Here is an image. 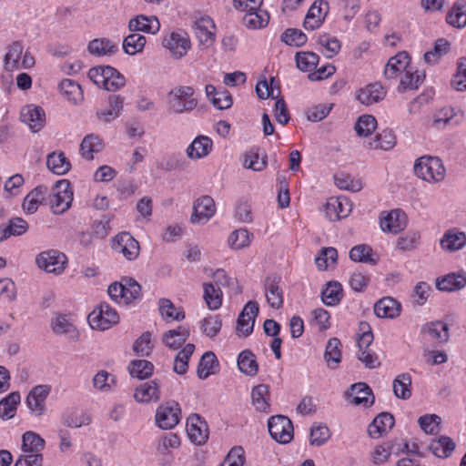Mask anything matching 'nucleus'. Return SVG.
Masks as SVG:
<instances>
[{
  "label": "nucleus",
  "mask_w": 466,
  "mask_h": 466,
  "mask_svg": "<svg viewBox=\"0 0 466 466\" xmlns=\"http://www.w3.org/2000/svg\"><path fill=\"white\" fill-rule=\"evenodd\" d=\"M268 432L277 442L286 444L293 439V424L283 415H275L268 419Z\"/></svg>",
  "instance_id": "obj_5"
},
{
  "label": "nucleus",
  "mask_w": 466,
  "mask_h": 466,
  "mask_svg": "<svg viewBox=\"0 0 466 466\" xmlns=\"http://www.w3.org/2000/svg\"><path fill=\"white\" fill-rule=\"evenodd\" d=\"M87 50L92 55L102 56L115 54L118 47L107 38H96L89 42Z\"/></svg>",
  "instance_id": "obj_40"
},
{
  "label": "nucleus",
  "mask_w": 466,
  "mask_h": 466,
  "mask_svg": "<svg viewBox=\"0 0 466 466\" xmlns=\"http://www.w3.org/2000/svg\"><path fill=\"white\" fill-rule=\"evenodd\" d=\"M386 96L384 87L380 83H372L360 88L357 93V99L365 106H370L381 101Z\"/></svg>",
  "instance_id": "obj_21"
},
{
  "label": "nucleus",
  "mask_w": 466,
  "mask_h": 466,
  "mask_svg": "<svg viewBox=\"0 0 466 466\" xmlns=\"http://www.w3.org/2000/svg\"><path fill=\"white\" fill-rule=\"evenodd\" d=\"M295 58L299 70L310 73L317 67L319 60V56L313 52H298Z\"/></svg>",
  "instance_id": "obj_56"
},
{
  "label": "nucleus",
  "mask_w": 466,
  "mask_h": 466,
  "mask_svg": "<svg viewBox=\"0 0 466 466\" xmlns=\"http://www.w3.org/2000/svg\"><path fill=\"white\" fill-rule=\"evenodd\" d=\"M343 298L342 285L336 280L329 281L321 291V300L329 307L338 305Z\"/></svg>",
  "instance_id": "obj_30"
},
{
  "label": "nucleus",
  "mask_w": 466,
  "mask_h": 466,
  "mask_svg": "<svg viewBox=\"0 0 466 466\" xmlns=\"http://www.w3.org/2000/svg\"><path fill=\"white\" fill-rule=\"evenodd\" d=\"M268 395L269 390L268 385L259 384L253 388L251 398L253 405L258 410L265 411L269 407L268 402Z\"/></svg>",
  "instance_id": "obj_55"
},
{
  "label": "nucleus",
  "mask_w": 466,
  "mask_h": 466,
  "mask_svg": "<svg viewBox=\"0 0 466 466\" xmlns=\"http://www.w3.org/2000/svg\"><path fill=\"white\" fill-rule=\"evenodd\" d=\"M369 145L374 149L390 150L396 145V136L391 129H384Z\"/></svg>",
  "instance_id": "obj_51"
},
{
  "label": "nucleus",
  "mask_w": 466,
  "mask_h": 466,
  "mask_svg": "<svg viewBox=\"0 0 466 466\" xmlns=\"http://www.w3.org/2000/svg\"><path fill=\"white\" fill-rule=\"evenodd\" d=\"M61 94L73 104L83 100V91L79 84L71 79H64L59 84Z\"/></svg>",
  "instance_id": "obj_39"
},
{
  "label": "nucleus",
  "mask_w": 466,
  "mask_h": 466,
  "mask_svg": "<svg viewBox=\"0 0 466 466\" xmlns=\"http://www.w3.org/2000/svg\"><path fill=\"white\" fill-rule=\"evenodd\" d=\"M187 432L188 439L196 445H203L208 438L207 422L198 415L191 414L187 420Z\"/></svg>",
  "instance_id": "obj_8"
},
{
  "label": "nucleus",
  "mask_w": 466,
  "mask_h": 466,
  "mask_svg": "<svg viewBox=\"0 0 466 466\" xmlns=\"http://www.w3.org/2000/svg\"><path fill=\"white\" fill-rule=\"evenodd\" d=\"M24 46L21 42H14L4 57V67L7 72L19 68V60L23 54Z\"/></svg>",
  "instance_id": "obj_41"
},
{
  "label": "nucleus",
  "mask_w": 466,
  "mask_h": 466,
  "mask_svg": "<svg viewBox=\"0 0 466 466\" xmlns=\"http://www.w3.org/2000/svg\"><path fill=\"white\" fill-rule=\"evenodd\" d=\"M446 21L453 27L466 26V0H457L446 16Z\"/></svg>",
  "instance_id": "obj_33"
},
{
  "label": "nucleus",
  "mask_w": 466,
  "mask_h": 466,
  "mask_svg": "<svg viewBox=\"0 0 466 466\" xmlns=\"http://www.w3.org/2000/svg\"><path fill=\"white\" fill-rule=\"evenodd\" d=\"M119 321V316L108 303L101 302L98 310L88 315V322L92 329L106 330Z\"/></svg>",
  "instance_id": "obj_4"
},
{
  "label": "nucleus",
  "mask_w": 466,
  "mask_h": 466,
  "mask_svg": "<svg viewBox=\"0 0 466 466\" xmlns=\"http://www.w3.org/2000/svg\"><path fill=\"white\" fill-rule=\"evenodd\" d=\"M376 127V118L371 115H363L358 118L354 129L359 137H368Z\"/></svg>",
  "instance_id": "obj_58"
},
{
  "label": "nucleus",
  "mask_w": 466,
  "mask_h": 466,
  "mask_svg": "<svg viewBox=\"0 0 466 466\" xmlns=\"http://www.w3.org/2000/svg\"><path fill=\"white\" fill-rule=\"evenodd\" d=\"M238 367L241 372L248 376H255L258 370L256 357L249 350H243L238 355Z\"/></svg>",
  "instance_id": "obj_45"
},
{
  "label": "nucleus",
  "mask_w": 466,
  "mask_h": 466,
  "mask_svg": "<svg viewBox=\"0 0 466 466\" xmlns=\"http://www.w3.org/2000/svg\"><path fill=\"white\" fill-rule=\"evenodd\" d=\"M29 225L26 220L20 217L12 218L7 225H0V242L8 238L22 236L28 230Z\"/></svg>",
  "instance_id": "obj_26"
},
{
  "label": "nucleus",
  "mask_w": 466,
  "mask_h": 466,
  "mask_svg": "<svg viewBox=\"0 0 466 466\" xmlns=\"http://www.w3.org/2000/svg\"><path fill=\"white\" fill-rule=\"evenodd\" d=\"M410 57L405 51L399 52L390 57L385 66L383 75L386 79H395L409 67Z\"/></svg>",
  "instance_id": "obj_17"
},
{
  "label": "nucleus",
  "mask_w": 466,
  "mask_h": 466,
  "mask_svg": "<svg viewBox=\"0 0 466 466\" xmlns=\"http://www.w3.org/2000/svg\"><path fill=\"white\" fill-rule=\"evenodd\" d=\"M258 310L257 301L250 300L245 305L237 320L236 333L238 336L248 337L252 333Z\"/></svg>",
  "instance_id": "obj_7"
},
{
  "label": "nucleus",
  "mask_w": 466,
  "mask_h": 466,
  "mask_svg": "<svg viewBox=\"0 0 466 466\" xmlns=\"http://www.w3.org/2000/svg\"><path fill=\"white\" fill-rule=\"evenodd\" d=\"M350 396L352 398V404L363 407H370L375 400L372 390L364 382L352 384Z\"/></svg>",
  "instance_id": "obj_23"
},
{
  "label": "nucleus",
  "mask_w": 466,
  "mask_h": 466,
  "mask_svg": "<svg viewBox=\"0 0 466 466\" xmlns=\"http://www.w3.org/2000/svg\"><path fill=\"white\" fill-rule=\"evenodd\" d=\"M146 42L144 35L132 32L124 38L122 47L126 54L134 56L143 51Z\"/></svg>",
  "instance_id": "obj_44"
},
{
  "label": "nucleus",
  "mask_w": 466,
  "mask_h": 466,
  "mask_svg": "<svg viewBox=\"0 0 466 466\" xmlns=\"http://www.w3.org/2000/svg\"><path fill=\"white\" fill-rule=\"evenodd\" d=\"M421 332L439 343H446L450 339L449 326L443 321L427 323L421 328Z\"/></svg>",
  "instance_id": "obj_31"
},
{
  "label": "nucleus",
  "mask_w": 466,
  "mask_h": 466,
  "mask_svg": "<svg viewBox=\"0 0 466 466\" xmlns=\"http://www.w3.org/2000/svg\"><path fill=\"white\" fill-rule=\"evenodd\" d=\"M106 80L104 88L110 92H115L126 85L125 76L116 68L106 66Z\"/></svg>",
  "instance_id": "obj_54"
},
{
  "label": "nucleus",
  "mask_w": 466,
  "mask_h": 466,
  "mask_svg": "<svg viewBox=\"0 0 466 466\" xmlns=\"http://www.w3.org/2000/svg\"><path fill=\"white\" fill-rule=\"evenodd\" d=\"M413 168L416 176L427 182H441L446 174L442 161L437 157H420Z\"/></svg>",
  "instance_id": "obj_2"
},
{
  "label": "nucleus",
  "mask_w": 466,
  "mask_h": 466,
  "mask_svg": "<svg viewBox=\"0 0 466 466\" xmlns=\"http://www.w3.org/2000/svg\"><path fill=\"white\" fill-rule=\"evenodd\" d=\"M214 199L209 196L198 198L193 204V212L190 221L193 224H205L215 214Z\"/></svg>",
  "instance_id": "obj_11"
},
{
  "label": "nucleus",
  "mask_w": 466,
  "mask_h": 466,
  "mask_svg": "<svg viewBox=\"0 0 466 466\" xmlns=\"http://www.w3.org/2000/svg\"><path fill=\"white\" fill-rule=\"evenodd\" d=\"M48 187L46 186H37L31 190L24 198L22 208L27 214H34L38 207L45 204L47 200Z\"/></svg>",
  "instance_id": "obj_19"
},
{
  "label": "nucleus",
  "mask_w": 466,
  "mask_h": 466,
  "mask_svg": "<svg viewBox=\"0 0 466 466\" xmlns=\"http://www.w3.org/2000/svg\"><path fill=\"white\" fill-rule=\"evenodd\" d=\"M51 390L49 385H37L34 387L26 397V404L30 410L36 416H41L46 411V400Z\"/></svg>",
  "instance_id": "obj_13"
},
{
  "label": "nucleus",
  "mask_w": 466,
  "mask_h": 466,
  "mask_svg": "<svg viewBox=\"0 0 466 466\" xmlns=\"http://www.w3.org/2000/svg\"><path fill=\"white\" fill-rule=\"evenodd\" d=\"M451 43L445 38H439L435 41L433 49L424 54V61L427 64L434 65L439 59L450 51Z\"/></svg>",
  "instance_id": "obj_50"
},
{
  "label": "nucleus",
  "mask_w": 466,
  "mask_h": 466,
  "mask_svg": "<svg viewBox=\"0 0 466 466\" xmlns=\"http://www.w3.org/2000/svg\"><path fill=\"white\" fill-rule=\"evenodd\" d=\"M219 369V362L212 351L205 352L199 360L197 374L200 380H206L208 376L216 374Z\"/></svg>",
  "instance_id": "obj_28"
},
{
  "label": "nucleus",
  "mask_w": 466,
  "mask_h": 466,
  "mask_svg": "<svg viewBox=\"0 0 466 466\" xmlns=\"http://www.w3.org/2000/svg\"><path fill=\"white\" fill-rule=\"evenodd\" d=\"M400 312V304L391 297H384L374 305V313L379 318L394 319Z\"/></svg>",
  "instance_id": "obj_27"
},
{
  "label": "nucleus",
  "mask_w": 466,
  "mask_h": 466,
  "mask_svg": "<svg viewBox=\"0 0 466 466\" xmlns=\"http://www.w3.org/2000/svg\"><path fill=\"white\" fill-rule=\"evenodd\" d=\"M134 398L137 401L148 403L150 401H157L159 395V383L157 380L140 384L136 388Z\"/></svg>",
  "instance_id": "obj_25"
},
{
  "label": "nucleus",
  "mask_w": 466,
  "mask_h": 466,
  "mask_svg": "<svg viewBox=\"0 0 466 466\" xmlns=\"http://www.w3.org/2000/svg\"><path fill=\"white\" fill-rule=\"evenodd\" d=\"M267 155L260 157L258 152L249 151L244 155L243 166L253 171H262L267 167Z\"/></svg>",
  "instance_id": "obj_61"
},
{
  "label": "nucleus",
  "mask_w": 466,
  "mask_h": 466,
  "mask_svg": "<svg viewBox=\"0 0 466 466\" xmlns=\"http://www.w3.org/2000/svg\"><path fill=\"white\" fill-rule=\"evenodd\" d=\"M159 313L164 319H170L173 320H182L185 319L183 310H177L174 304L170 299H159Z\"/></svg>",
  "instance_id": "obj_62"
},
{
  "label": "nucleus",
  "mask_w": 466,
  "mask_h": 466,
  "mask_svg": "<svg viewBox=\"0 0 466 466\" xmlns=\"http://www.w3.org/2000/svg\"><path fill=\"white\" fill-rule=\"evenodd\" d=\"M404 76L400 79L398 89L401 92H404L408 89H418L419 86L425 79V72H420L416 70L412 72L411 70L406 69Z\"/></svg>",
  "instance_id": "obj_48"
},
{
  "label": "nucleus",
  "mask_w": 466,
  "mask_h": 466,
  "mask_svg": "<svg viewBox=\"0 0 466 466\" xmlns=\"http://www.w3.org/2000/svg\"><path fill=\"white\" fill-rule=\"evenodd\" d=\"M395 420L392 414L381 412L374 418L368 427V434L372 439H379L394 426Z\"/></svg>",
  "instance_id": "obj_20"
},
{
  "label": "nucleus",
  "mask_w": 466,
  "mask_h": 466,
  "mask_svg": "<svg viewBox=\"0 0 466 466\" xmlns=\"http://www.w3.org/2000/svg\"><path fill=\"white\" fill-rule=\"evenodd\" d=\"M341 342L338 338H331L326 345L324 359L330 369H337L341 362Z\"/></svg>",
  "instance_id": "obj_38"
},
{
  "label": "nucleus",
  "mask_w": 466,
  "mask_h": 466,
  "mask_svg": "<svg viewBox=\"0 0 466 466\" xmlns=\"http://www.w3.org/2000/svg\"><path fill=\"white\" fill-rule=\"evenodd\" d=\"M194 88L188 86H177L167 94L168 111L173 114L190 112L198 106V100L193 97Z\"/></svg>",
  "instance_id": "obj_1"
},
{
  "label": "nucleus",
  "mask_w": 466,
  "mask_h": 466,
  "mask_svg": "<svg viewBox=\"0 0 466 466\" xmlns=\"http://www.w3.org/2000/svg\"><path fill=\"white\" fill-rule=\"evenodd\" d=\"M102 147V142L97 136L87 135L80 144V154L84 158L91 160L94 158L93 154L101 151Z\"/></svg>",
  "instance_id": "obj_47"
},
{
  "label": "nucleus",
  "mask_w": 466,
  "mask_h": 466,
  "mask_svg": "<svg viewBox=\"0 0 466 466\" xmlns=\"http://www.w3.org/2000/svg\"><path fill=\"white\" fill-rule=\"evenodd\" d=\"M180 412L177 402H167L166 406L157 409L156 421L161 429H172L179 422Z\"/></svg>",
  "instance_id": "obj_12"
},
{
  "label": "nucleus",
  "mask_w": 466,
  "mask_h": 466,
  "mask_svg": "<svg viewBox=\"0 0 466 466\" xmlns=\"http://www.w3.org/2000/svg\"><path fill=\"white\" fill-rule=\"evenodd\" d=\"M20 119L26 124L33 132H38L46 123V114L39 106L28 105L22 108Z\"/></svg>",
  "instance_id": "obj_14"
},
{
  "label": "nucleus",
  "mask_w": 466,
  "mask_h": 466,
  "mask_svg": "<svg viewBox=\"0 0 466 466\" xmlns=\"http://www.w3.org/2000/svg\"><path fill=\"white\" fill-rule=\"evenodd\" d=\"M112 248L127 259L133 260L139 254V244L128 232H122L113 239Z\"/></svg>",
  "instance_id": "obj_9"
},
{
  "label": "nucleus",
  "mask_w": 466,
  "mask_h": 466,
  "mask_svg": "<svg viewBox=\"0 0 466 466\" xmlns=\"http://www.w3.org/2000/svg\"><path fill=\"white\" fill-rule=\"evenodd\" d=\"M380 224L382 231L397 234L406 228L407 216L400 209H393L380 218Z\"/></svg>",
  "instance_id": "obj_15"
},
{
  "label": "nucleus",
  "mask_w": 466,
  "mask_h": 466,
  "mask_svg": "<svg viewBox=\"0 0 466 466\" xmlns=\"http://www.w3.org/2000/svg\"><path fill=\"white\" fill-rule=\"evenodd\" d=\"M350 258L354 262L375 265L377 259L372 258V248L367 244L354 246L350 251Z\"/></svg>",
  "instance_id": "obj_53"
},
{
  "label": "nucleus",
  "mask_w": 466,
  "mask_h": 466,
  "mask_svg": "<svg viewBox=\"0 0 466 466\" xmlns=\"http://www.w3.org/2000/svg\"><path fill=\"white\" fill-rule=\"evenodd\" d=\"M281 40L290 46L300 47L307 43V35L299 29L288 28L281 35Z\"/></svg>",
  "instance_id": "obj_60"
},
{
  "label": "nucleus",
  "mask_w": 466,
  "mask_h": 466,
  "mask_svg": "<svg viewBox=\"0 0 466 466\" xmlns=\"http://www.w3.org/2000/svg\"><path fill=\"white\" fill-rule=\"evenodd\" d=\"M51 328L53 332L57 335L71 334L76 331L73 322L66 315L63 314H58L54 319H52Z\"/></svg>",
  "instance_id": "obj_59"
},
{
  "label": "nucleus",
  "mask_w": 466,
  "mask_h": 466,
  "mask_svg": "<svg viewBox=\"0 0 466 466\" xmlns=\"http://www.w3.org/2000/svg\"><path fill=\"white\" fill-rule=\"evenodd\" d=\"M213 20L208 16H203L196 20L193 25L194 34L203 47H209L215 41V34L210 30L214 28Z\"/></svg>",
  "instance_id": "obj_16"
},
{
  "label": "nucleus",
  "mask_w": 466,
  "mask_h": 466,
  "mask_svg": "<svg viewBox=\"0 0 466 466\" xmlns=\"http://www.w3.org/2000/svg\"><path fill=\"white\" fill-rule=\"evenodd\" d=\"M124 97L119 95H110L108 96V108L98 111L96 116L105 122H109L117 117L123 109Z\"/></svg>",
  "instance_id": "obj_37"
},
{
  "label": "nucleus",
  "mask_w": 466,
  "mask_h": 466,
  "mask_svg": "<svg viewBox=\"0 0 466 466\" xmlns=\"http://www.w3.org/2000/svg\"><path fill=\"white\" fill-rule=\"evenodd\" d=\"M212 148V140L205 136L196 137L187 148V155L191 159L201 158L208 155Z\"/></svg>",
  "instance_id": "obj_32"
},
{
  "label": "nucleus",
  "mask_w": 466,
  "mask_h": 466,
  "mask_svg": "<svg viewBox=\"0 0 466 466\" xmlns=\"http://www.w3.org/2000/svg\"><path fill=\"white\" fill-rule=\"evenodd\" d=\"M46 166L54 174L64 175L69 171L71 165L63 152H53L47 156Z\"/></svg>",
  "instance_id": "obj_42"
},
{
  "label": "nucleus",
  "mask_w": 466,
  "mask_h": 466,
  "mask_svg": "<svg viewBox=\"0 0 466 466\" xmlns=\"http://www.w3.org/2000/svg\"><path fill=\"white\" fill-rule=\"evenodd\" d=\"M203 288V299L208 308L211 310L220 308L222 304V291L220 290V288H215L212 283H205Z\"/></svg>",
  "instance_id": "obj_49"
},
{
  "label": "nucleus",
  "mask_w": 466,
  "mask_h": 466,
  "mask_svg": "<svg viewBox=\"0 0 466 466\" xmlns=\"http://www.w3.org/2000/svg\"><path fill=\"white\" fill-rule=\"evenodd\" d=\"M160 24L156 16L137 15L128 22L130 32H144L147 34H156L159 31Z\"/></svg>",
  "instance_id": "obj_22"
},
{
  "label": "nucleus",
  "mask_w": 466,
  "mask_h": 466,
  "mask_svg": "<svg viewBox=\"0 0 466 466\" xmlns=\"http://www.w3.org/2000/svg\"><path fill=\"white\" fill-rule=\"evenodd\" d=\"M245 461L244 450L241 446L232 448L220 466H242Z\"/></svg>",
  "instance_id": "obj_64"
},
{
  "label": "nucleus",
  "mask_w": 466,
  "mask_h": 466,
  "mask_svg": "<svg viewBox=\"0 0 466 466\" xmlns=\"http://www.w3.org/2000/svg\"><path fill=\"white\" fill-rule=\"evenodd\" d=\"M45 447V441L38 434L26 431L23 435L22 450L25 453H40Z\"/></svg>",
  "instance_id": "obj_52"
},
{
  "label": "nucleus",
  "mask_w": 466,
  "mask_h": 466,
  "mask_svg": "<svg viewBox=\"0 0 466 466\" xmlns=\"http://www.w3.org/2000/svg\"><path fill=\"white\" fill-rule=\"evenodd\" d=\"M127 370L131 377L145 380L153 374L154 365L147 360H134Z\"/></svg>",
  "instance_id": "obj_43"
},
{
  "label": "nucleus",
  "mask_w": 466,
  "mask_h": 466,
  "mask_svg": "<svg viewBox=\"0 0 466 466\" xmlns=\"http://www.w3.org/2000/svg\"><path fill=\"white\" fill-rule=\"evenodd\" d=\"M35 262L38 268L48 273L60 274L66 268L67 258L64 253L51 249L38 254Z\"/></svg>",
  "instance_id": "obj_6"
},
{
  "label": "nucleus",
  "mask_w": 466,
  "mask_h": 466,
  "mask_svg": "<svg viewBox=\"0 0 466 466\" xmlns=\"http://www.w3.org/2000/svg\"><path fill=\"white\" fill-rule=\"evenodd\" d=\"M466 286V277L461 274L451 273L441 279H436V288L441 291H455Z\"/></svg>",
  "instance_id": "obj_34"
},
{
  "label": "nucleus",
  "mask_w": 466,
  "mask_h": 466,
  "mask_svg": "<svg viewBox=\"0 0 466 466\" xmlns=\"http://www.w3.org/2000/svg\"><path fill=\"white\" fill-rule=\"evenodd\" d=\"M163 45L175 59H180L191 48L190 39L185 32H172Z\"/></svg>",
  "instance_id": "obj_10"
},
{
  "label": "nucleus",
  "mask_w": 466,
  "mask_h": 466,
  "mask_svg": "<svg viewBox=\"0 0 466 466\" xmlns=\"http://www.w3.org/2000/svg\"><path fill=\"white\" fill-rule=\"evenodd\" d=\"M268 21V13L260 7L258 10H248L242 18L243 25L249 29L265 27Z\"/></svg>",
  "instance_id": "obj_35"
},
{
  "label": "nucleus",
  "mask_w": 466,
  "mask_h": 466,
  "mask_svg": "<svg viewBox=\"0 0 466 466\" xmlns=\"http://www.w3.org/2000/svg\"><path fill=\"white\" fill-rule=\"evenodd\" d=\"M394 395L401 400H408L411 396V377L409 373H402L393 380Z\"/></svg>",
  "instance_id": "obj_46"
},
{
  "label": "nucleus",
  "mask_w": 466,
  "mask_h": 466,
  "mask_svg": "<svg viewBox=\"0 0 466 466\" xmlns=\"http://www.w3.org/2000/svg\"><path fill=\"white\" fill-rule=\"evenodd\" d=\"M280 278L268 276L265 280V292L268 305L272 309H280L283 305V290L279 286Z\"/></svg>",
  "instance_id": "obj_18"
},
{
  "label": "nucleus",
  "mask_w": 466,
  "mask_h": 466,
  "mask_svg": "<svg viewBox=\"0 0 466 466\" xmlns=\"http://www.w3.org/2000/svg\"><path fill=\"white\" fill-rule=\"evenodd\" d=\"M420 234L418 231H408L397 240V248L402 251H410L420 243Z\"/></svg>",
  "instance_id": "obj_63"
},
{
  "label": "nucleus",
  "mask_w": 466,
  "mask_h": 466,
  "mask_svg": "<svg viewBox=\"0 0 466 466\" xmlns=\"http://www.w3.org/2000/svg\"><path fill=\"white\" fill-rule=\"evenodd\" d=\"M440 244L446 251H458L466 246V234L457 228H451L444 233Z\"/></svg>",
  "instance_id": "obj_24"
},
{
  "label": "nucleus",
  "mask_w": 466,
  "mask_h": 466,
  "mask_svg": "<svg viewBox=\"0 0 466 466\" xmlns=\"http://www.w3.org/2000/svg\"><path fill=\"white\" fill-rule=\"evenodd\" d=\"M20 394L18 391L9 393L0 401V417L2 419H11L16 405L20 402Z\"/></svg>",
  "instance_id": "obj_57"
},
{
  "label": "nucleus",
  "mask_w": 466,
  "mask_h": 466,
  "mask_svg": "<svg viewBox=\"0 0 466 466\" xmlns=\"http://www.w3.org/2000/svg\"><path fill=\"white\" fill-rule=\"evenodd\" d=\"M455 442L448 436H441L439 439L432 440L429 445V450L439 458H448L455 450Z\"/></svg>",
  "instance_id": "obj_36"
},
{
  "label": "nucleus",
  "mask_w": 466,
  "mask_h": 466,
  "mask_svg": "<svg viewBox=\"0 0 466 466\" xmlns=\"http://www.w3.org/2000/svg\"><path fill=\"white\" fill-rule=\"evenodd\" d=\"M190 335L188 328L179 326L176 329H169L163 334V343L171 350L179 349Z\"/></svg>",
  "instance_id": "obj_29"
},
{
  "label": "nucleus",
  "mask_w": 466,
  "mask_h": 466,
  "mask_svg": "<svg viewBox=\"0 0 466 466\" xmlns=\"http://www.w3.org/2000/svg\"><path fill=\"white\" fill-rule=\"evenodd\" d=\"M47 198L54 214H63L66 211L73 200V192L70 189L69 181L66 179L57 181L53 187V193H48Z\"/></svg>",
  "instance_id": "obj_3"
}]
</instances>
